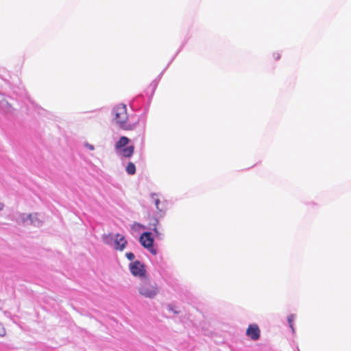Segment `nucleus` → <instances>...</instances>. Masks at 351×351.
Returning <instances> with one entry per match:
<instances>
[{
	"label": "nucleus",
	"mask_w": 351,
	"mask_h": 351,
	"mask_svg": "<svg viewBox=\"0 0 351 351\" xmlns=\"http://www.w3.org/2000/svg\"><path fill=\"white\" fill-rule=\"evenodd\" d=\"M126 172L129 175H134L136 172V167L133 162H129L126 167Z\"/></svg>",
	"instance_id": "11"
},
{
	"label": "nucleus",
	"mask_w": 351,
	"mask_h": 351,
	"mask_svg": "<svg viewBox=\"0 0 351 351\" xmlns=\"http://www.w3.org/2000/svg\"><path fill=\"white\" fill-rule=\"evenodd\" d=\"M294 318H295V317H294V315H289V316H288V317H287V320H288V322L289 323L290 327H291L293 330V324H293V320H294Z\"/></svg>",
	"instance_id": "12"
},
{
	"label": "nucleus",
	"mask_w": 351,
	"mask_h": 351,
	"mask_svg": "<svg viewBox=\"0 0 351 351\" xmlns=\"http://www.w3.org/2000/svg\"><path fill=\"white\" fill-rule=\"evenodd\" d=\"M10 108L9 103L5 100V96L0 93V108L6 110Z\"/></svg>",
	"instance_id": "9"
},
{
	"label": "nucleus",
	"mask_w": 351,
	"mask_h": 351,
	"mask_svg": "<svg viewBox=\"0 0 351 351\" xmlns=\"http://www.w3.org/2000/svg\"><path fill=\"white\" fill-rule=\"evenodd\" d=\"M25 218H24V217H23V218H22V221H25Z\"/></svg>",
	"instance_id": "20"
},
{
	"label": "nucleus",
	"mask_w": 351,
	"mask_h": 351,
	"mask_svg": "<svg viewBox=\"0 0 351 351\" xmlns=\"http://www.w3.org/2000/svg\"><path fill=\"white\" fill-rule=\"evenodd\" d=\"M130 270L134 276L143 278L146 275V269L144 264L136 261L130 265Z\"/></svg>",
	"instance_id": "4"
},
{
	"label": "nucleus",
	"mask_w": 351,
	"mask_h": 351,
	"mask_svg": "<svg viewBox=\"0 0 351 351\" xmlns=\"http://www.w3.org/2000/svg\"><path fill=\"white\" fill-rule=\"evenodd\" d=\"M130 142V139L126 136H121L119 140L115 144V148L117 149L121 150L125 145H127Z\"/></svg>",
	"instance_id": "8"
},
{
	"label": "nucleus",
	"mask_w": 351,
	"mask_h": 351,
	"mask_svg": "<svg viewBox=\"0 0 351 351\" xmlns=\"http://www.w3.org/2000/svg\"><path fill=\"white\" fill-rule=\"evenodd\" d=\"M6 334V330L2 324H0V337H3Z\"/></svg>",
	"instance_id": "13"
},
{
	"label": "nucleus",
	"mask_w": 351,
	"mask_h": 351,
	"mask_svg": "<svg viewBox=\"0 0 351 351\" xmlns=\"http://www.w3.org/2000/svg\"><path fill=\"white\" fill-rule=\"evenodd\" d=\"M121 155L125 158H130L134 152V147L133 145L128 146L120 150Z\"/></svg>",
	"instance_id": "7"
},
{
	"label": "nucleus",
	"mask_w": 351,
	"mask_h": 351,
	"mask_svg": "<svg viewBox=\"0 0 351 351\" xmlns=\"http://www.w3.org/2000/svg\"><path fill=\"white\" fill-rule=\"evenodd\" d=\"M27 218H29V220L31 221V223H32V214L29 215L27 216Z\"/></svg>",
	"instance_id": "19"
},
{
	"label": "nucleus",
	"mask_w": 351,
	"mask_h": 351,
	"mask_svg": "<svg viewBox=\"0 0 351 351\" xmlns=\"http://www.w3.org/2000/svg\"><path fill=\"white\" fill-rule=\"evenodd\" d=\"M3 208H4L3 204L0 202V210H3Z\"/></svg>",
	"instance_id": "18"
},
{
	"label": "nucleus",
	"mask_w": 351,
	"mask_h": 351,
	"mask_svg": "<svg viewBox=\"0 0 351 351\" xmlns=\"http://www.w3.org/2000/svg\"><path fill=\"white\" fill-rule=\"evenodd\" d=\"M152 198L154 201V204H155L156 208L160 212L164 211L165 208V206L162 205L161 207L160 206V199L158 198V197L155 195H152Z\"/></svg>",
	"instance_id": "10"
},
{
	"label": "nucleus",
	"mask_w": 351,
	"mask_h": 351,
	"mask_svg": "<svg viewBox=\"0 0 351 351\" xmlns=\"http://www.w3.org/2000/svg\"><path fill=\"white\" fill-rule=\"evenodd\" d=\"M273 58L275 60H278L280 58V54L278 53V52H276V53H273Z\"/></svg>",
	"instance_id": "15"
},
{
	"label": "nucleus",
	"mask_w": 351,
	"mask_h": 351,
	"mask_svg": "<svg viewBox=\"0 0 351 351\" xmlns=\"http://www.w3.org/2000/svg\"><path fill=\"white\" fill-rule=\"evenodd\" d=\"M139 293L147 298H154L158 293L156 285L152 283L148 280H143L138 287Z\"/></svg>",
	"instance_id": "2"
},
{
	"label": "nucleus",
	"mask_w": 351,
	"mask_h": 351,
	"mask_svg": "<svg viewBox=\"0 0 351 351\" xmlns=\"http://www.w3.org/2000/svg\"><path fill=\"white\" fill-rule=\"evenodd\" d=\"M85 146L88 148L90 150H93L94 149V146L92 145H90L88 143H86L85 144Z\"/></svg>",
	"instance_id": "16"
},
{
	"label": "nucleus",
	"mask_w": 351,
	"mask_h": 351,
	"mask_svg": "<svg viewBox=\"0 0 351 351\" xmlns=\"http://www.w3.org/2000/svg\"><path fill=\"white\" fill-rule=\"evenodd\" d=\"M246 335L254 341L258 340L261 336V330L258 326L256 324L249 325L246 330Z\"/></svg>",
	"instance_id": "5"
},
{
	"label": "nucleus",
	"mask_w": 351,
	"mask_h": 351,
	"mask_svg": "<svg viewBox=\"0 0 351 351\" xmlns=\"http://www.w3.org/2000/svg\"><path fill=\"white\" fill-rule=\"evenodd\" d=\"M153 230L154 232L156 234H159V232L157 229V228L156 226H154V228H153Z\"/></svg>",
	"instance_id": "17"
},
{
	"label": "nucleus",
	"mask_w": 351,
	"mask_h": 351,
	"mask_svg": "<svg viewBox=\"0 0 351 351\" xmlns=\"http://www.w3.org/2000/svg\"><path fill=\"white\" fill-rule=\"evenodd\" d=\"M125 256L130 261H133L135 258L134 254L132 252H127Z\"/></svg>",
	"instance_id": "14"
},
{
	"label": "nucleus",
	"mask_w": 351,
	"mask_h": 351,
	"mask_svg": "<svg viewBox=\"0 0 351 351\" xmlns=\"http://www.w3.org/2000/svg\"><path fill=\"white\" fill-rule=\"evenodd\" d=\"M114 120L123 130H134L138 124L139 119L136 115L129 116L125 104H118L113 109Z\"/></svg>",
	"instance_id": "1"
},
{
	"label": "nucleus",
	"mask_w": 351,
	"mask_h": 351,
	"mask_svg": "<svg viewBox=\"0 0 351 351\" xmlns=\"http://www.w3.org/2000/svg\"><path fill=\"white\" fill-rule=\"evenodd\" d=\"M128 241L123 235L121 234H117L115 235L114 249L116 250L123 251L126 247Z\"/></svg>",
	"instance_id": "6"
},
{
	"label": "nucleus",
	"mask_w": 351,
	"mask_h": 351,
	"mask_svg": "<svg viewBox=\"0 0 351 351\" xmlns=\"http://www.w3.org/2000/svg\"><path fill=\"white\" fill-rule=\"evenodd\" d=\"M139 241L141 244L145 248L149 250L150 253H152L154 255H156L157 254L156 249L154 248L153 246L154 238L152 237L151 232H143L139 238Z\"/></svg>",
	"instance_id": "3"
}]
</instances>
